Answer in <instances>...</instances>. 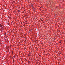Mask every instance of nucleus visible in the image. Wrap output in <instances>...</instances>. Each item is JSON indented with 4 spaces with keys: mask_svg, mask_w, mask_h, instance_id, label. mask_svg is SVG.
<instances>
[{
    "mask_svg": "<svg viewBox=\"0 0 65 65\" xmlns=\"http://www.w3.org/2000/svg\"><path fill=\"white\" fill-rule=\"evenodd\" d=\"M30 55H31V53H29V54L28 55V56H30Z\"/></svg>",
    "mask_w": 65,
    "mask_h": 65,
    "instance_id": "1",
    "label": "nucleus"
},
{
    "mask_svg": "<svg viewBox=\"0 0 65 65\" xmlns=\"http://www.w3.org/2000/svg\"><path fill=\"white\" fill-rule=\"evenodd\" d=\"M32 9L33 10H35V9H34V8H32Z\"/></svg>",
    "mask_w": 65,
    "mask_h": 65,
    "instance_id": "2",
    "label": "nucleus"
},
{
    "mask_svg": "<svg viewBox=\"0 0 65 65\" xmlns=\"http://www.w3.org/2000/svg\"><path fill=\"white\" fill-rule=\"evenodd\" d=\"M18 12H20V11L19 10H18Z\"/></svg>",
    "mask_w": 65,
    "mask_h": 65,
    "instance_id": "3",
    "label": "nucleus"
},
{
    "mask_svg": "<svg viewBox=\"0 0 65 65\" xmlns=\"http://www.w3.org/2000/svg\"><path fill=\"white\" fill-rule=\"evenodd\" d=\"M28 63H30V61H28Z\"/></svg>",
    "mask_w": 65,
    "mask_h": 65,
    "instance_id": "4",
    "label": "nucleus"
},
{
    "mask_svg": "<svg viewBox=\"0 0 65 65\" xmlns=\"http://www.w3.org/2000/svg\"><path fill=\"white\" fill-rule=\"evenodd\" d=\"M31 7H33V5H31Z\"/></svg>",
    "mask_w": 65,
    "mask_h": 65,
    "instance_id": "5",
    "label": "nucleus"
},
{
    "mask_svg": "<svg viewBox=\"0 0 65 65\" xmlns=\"http://www.w3.org/2000/svg\"><path fill=\"white\" fill-rule=\"evenodd\" d=\"M2 27V25H1V26L0 27Z\"/></svg>",
    "mask_w": 65,
    "mask_h": 65,
    "instance_id": "6",
    "label": "nucleus"
},
{
    "mask_svg": "<svg viewBox=\"0 0 65 65\" xmlns=\"http://www.w3.org/2000/svg\"><path fill=\"white\" fill-rule=\"evenodd\" d=\"M59 43H61V42H59Z\"/></svg>",
    "mask_w": 65,
    "mask_h": 65,
    "instance_id": "7",
    "label": "nucleus"
},
{
    "mask_svg": "<svg viewBox=\"0 0 65 65\" xmlns=\"http://www.w3.org/2000/svg\"><path fill=\"white\" fill-rule=\"evenodd\" d=\"M41 7H42V6H41L40 7V8H41Z\"/></svg>",
    "mask_w": 65,
    "mask_h": 65,
    "instance_id": "8",
    "label": "nucleus"
},
{
    "mask_svg": "<svg viewBox=\"0 0 65 65\" xmlns=\"http://www.w3.org/2000/svg\"><path fill=\"white\" fill-rule=\"evenodd\" d=\"M0 25H1V24H0Z\"/></svg>",
    "mask_w": 65,
    "mask_h": 65,
    "instance_id": "9",
    "label": "nucleus"
}]
</instances>
